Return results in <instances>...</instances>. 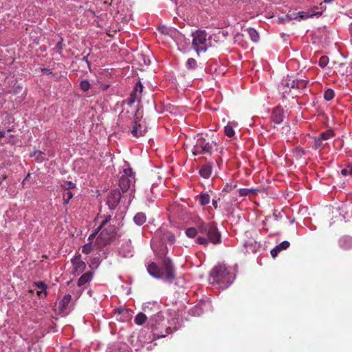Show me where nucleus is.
<instances>
[{"label":"nucleus","instance_id":"obj_1","mask_svg":"<svg viewBox=\"0 0 352 352\" xmlns=\"http://www.w3.org/2000/svg\"><path fill=\"white\" fill-rule=\"evenodd\" d=\"M197 228H188L186 230V234L189 238H194L198 232L201 234H206L207 237L198 236L197 238V243L199 245L208 246L209 243L214 245H218L221 243V234L219 231L217 223L214 221L206 223L201 219H199L197 223Z\"/></svg>","mask_w":352,"mask_h":352},{"label":"nucleus","instance_id":"obj_2","mask_svg":"<svg viewBox=\"0 0 352 352\" xmlns=\"http://www.w3.org/2000/svg\"><path fill=\"white\" fill-rule=\"evenodd\" d=\"M147 271L151 276L155 278H162L169 282L175 279V269L169 258L163 260V266L159 267L155 263H150L147 266Z\"/></svg>","mask_w":352,"mask_h":352},{"label":"nucleus","instance_id":"obj_3","mask_svg":"<svg viewBox=\"0 0 352 352\" xmlns=\"http://www.w3.org/2000/svg\"><path fill=\"white\" fill-rule=\"evenodd\" d=\"M234 280V276L228 268L223 265L215 267L210 274L212 283L221 285V287H227Z\"/></svg>","mask_w":352,"mask_h":352},{"label":"nucleus","instance_id":"obj_4","mask_svg":"<svg viewBox=\"0 0 352 352\" xmlns=\"http://www.w3.org/2000/svg\"><path fill=\"white\" fill-rule=\"evenodd\" d=\"M217 146V144L215 140L206 138L203 136H199L197 139L195 144L193 146L192 154L194 155H211L213 153L214 148H215Z\"/></svg>","mask_w":352,"mask_h":352},{"label":"nucleus","instance_id":"obj_5","mask_svg":"<svg viewBox=\"0 0 352 352\" xmlns=\"http://www.w3.org/2000/svg\"><path fill=\"white\" fill-rule=\"evenodd\" d=\"M207 35L205 30H197L192 34V46L198 54L205 52L210 45Z\"/></svg>","mask_w":352,"mask_h":352},{"label":"nucleus","instance_id":"obj_6","mask_svg":"<svg viewBox=\"0 0 352 352\" xmlns=\"http://www.w3.org/2000/svg\"><path fill=\"white\" fill-rule=\"evenodd\" d=\"M116 227L114 225L104 226L100 234L96 239V244L98 248H102L110 244L116 236Z\"/></svg>","mask_w":352,"mask_h":352},{"label":"nucleus","instance_id":"obj_7","mask_svg":"<svg viewBox=\"0 0 352 352\" xmlns=\"http://www.w3.org/2000/svg\"><path fill=\"white\" fill-rule=\"evenodd\" d=\"M135 173L132 168H128L124 170V174L120 177L119 186L123 193L129 191L131 193L135 191Z\"/></svg>","mask_w":352,"mask_h":352},{"label":"nucleus","instance_id":"obj_8","mask_svg":"<svg viewBox=\"0 0 352 352\" xmlns=\"http://www.w3.org/2000/svg\"><path fill=\"white\" fill-rule=\"evenodd\" d=\"M121 193L118 190H113L107 197V204L111 209H113L120 202Z\"/></svg>","mask_w":352,"mask_h":352},{"label":"nucleus","instance_id":"obj_9","mask_svg":"<svg viewBox=\"0 0 352 352\" xmlns=\"http://www.w3.org/2000/svg\"><path fill=\"white\" fill-rule=\"evenodd\" d=\"M136 114H135L133 117V120L131 121L132 128L131 129V133L132 135L135 138H139L142 136L144 133V130L142 129V126L139 123L140 120L137 117H135Z\"/></svg>","mask_w":352,"mask_h":352},{"label":"nucleus","instance_id":"obj_10","mask_svg":"<svg viewBox=\"0 0 352 352\" xmlns=\"http://www.w3.org/2000/svg\"><path fill=\"white\" fill-rule=\"evenodd\" d=\"M72 263L74 266L73 273L74 274H80L86 268V264L84 261L80 260V254L72 259Z\"/></svg>","mask_w":352,"mask_h":352},{"label":"nucleus","instance_id":"obj_11","mask_svg":"<svg viewBox=\"0 0 352 352\" xmlns=\"http://www.w3.org/2000/svg\"><path fill=\"white\" fill-rule=\"evenodd\" d=\"M322 12H315L314 11L299 12L297 13H293L291 15H288V16L289 17L290 20L298 19H299V20H305L309 17H312L314 16H317V15L320 16L322 14Z\"/></svg>","mask_w":352,"mask_h":352},{"label":"nucleus","instance_id":"obj_12","mask_svg":"<svg viewBox=\"0 0 352 352\" xmlns=\"http://www.w3.org/2000/svg\"><path fill=\"white\" fill-rule=\"evenodd\" d=\"M143 90V85L140 82H138L134 88V90L131 94L130 97L127 100V103L129 105H131L133 104L136 99H139L141 98V94Z\"/></svg>","mask_w":352,"mask_h":352},{"label":"nucleus","instance_id":"obj_13","mask_svg":"<svg viewBox=\"0 0 352 352\" xmlns=\"http://www.w3.org/2000/svg\"><path fill=\"white\" fill-rule=\"evenodd\" d=\"M284 118V111L282 107L278 106L273 109L271 115V120L273 122L280 124L283 121Z\"/></svg>","mask_w":352,"mask_h":352},{"label":"nucleus","instance_id":"obj_14","mask_svg":"<svg viewBox=\"0 0 352 352\" xmlns=\"http://www.w3.org/2000/svg\"><path fill=\"white\" fill-rule=\"evenodd\" d=\"M71 300L72 296L70 294H66L63 296V298L59 301L58 305H56L60 313L64 314L67 310V309L69 308V305L71 302Z\"/></svg>","mask_w":352,"mask_h":352},{"label":"nucleus","instance_id":"obj_15","mask_svg":"<svg viewBox=\"0 0 352 352\" xmlns=\"http://www.w3.org/2000/svg\"><path fill=\"white\" fill-rule=\"evenodd\" d=\"M211 173L212 165L210 164H204L199 170L200 175L205 179H208L210 177Z\"/></svg>","mask_w":352,"mask_h":352},{"label":"nucleus","instance_id":"obj_16","mask_svg":"<svg viewBox=\"0 0 352 352\" xmlns=\"http://www.w3.org/2000/svg\"><path fill=\"white\" fill-rule=\"evenodd\" d=\"M93 276V272H87L83 274L78 280V286L82 287L85 285L86 283H89Z\"/></svg>","mask_w":352,"mask_h":352},{"label":"nucleus","instance_id":"obj_17","mask_svg":"<svg viewBox=\"0 0 352 352\" xmlns=\"http://www.w3.org/2000/svg\"><path fill=\"white\" fill-rule=\"evenodd\" d=\"M272 220H274V221L276 222H278V216L276 214H273L272 217H267L265 218V220L263 222V224H264V227L263 228V230L265 231V232H268L270 229L272 228V226L269 225V223H270V221Z\"/></svg>","mask_w":352,"mask_h":352},{"label":"nucleus","instance_id":"obj_18","mask_svg":"<svg viewBox=\"0 0 352 352\" xmlns=\"http://www.w3.org/2000/svg\"><path fill=\"white\" fill-rule=\"evenodd\" d=\"M162 239L164 242H168L170 244H173L176 240L175 234L170 231H164Z\"/></svg>","mask_w":352,"mask_h":352},{"label":"nucleus","instance_id":"obj_19","mask_svg":"<svg viewBox=\"0 0 352 352\" xmlns=\"http://www.w3.org/2000/svg\"><path fill=\"white\" fill-rule=\"evenodd\" d=\"M146 217L145 214L143 212L137 213L133 218L134 222L138 226H141L143 223H144L146 222Z\"/></svg>","mask_w":352,"mask_h":352},{"label":"nucleus","instance_id":"obj_20","mask_svg":"<svg viewBox=\"0 0 352 352\" xmlns=\"http://www.w3.org/2000/svg\"><path fill=\"white\" fill-rule=\"evenodd\" d=\"M201 206H206L210 203V197L208 193H201L197 196Z\"/></svg>","mask_w":352,"mask_h":352},{"label":"nucleus","instance_id":"obj_21","mask_svg":"<svg viewBox=\"0 0 352 352\" xmlns=\"http://www.w3.org/2000/svg\"><path fill=\"white\" fill-rule=\"evenodd\" d=\"M247 32L252 41L257 42L259 40V35L256 30L250 28L247 29Z\"/></svg>","mask_w":352,"mask_h":352},{"label":"nucleus","instance_id":"obj_22","mask_svg":"<svg viewBox=\"0 0 352 352\" xmlns=\"http://www.w3.org/2000/svg\"><path fill=\"white\" fill-rule=\"evenodd\" d=\"M147 319L146 316L143 313H139L135 318V322L136 324L142 325L143 324Z\"/></svg>","mask_w":352,"mask_h":352},{"label":"nucleus","instance_id":"obj_23","mask_svg":"<svg viewBox=\"0 0 352 352\" xmlns=\"http://www.w3.org/2000/svg\"><path fill=\"white\" fill-rule=\"evenodd\" d=\"M334 135H335V133L333 132V131H332L331 129H328V130L325 131L324 132L320 133L319 137L323 140H329V139L334 137Z\"/></svg>","mask_w":352,"mask_h":352},{"label":"nucleus","instance_id":"obj_24","mask_svg":"<svg viewBox=\"0 0 352 352\" xmlns=\"http://www.w3.org/2000/svg\"><path fill=\"white\" fill-rule=\"evenodd\" d=\"M224 132H225V134L229 137V138H232L234 135V131L233 129V126L231 124L230 122H229L224 128Z\"/></svg>","mask_w":352,"mask_h":352},{"label":"nucleus","instance_id":"obj_25","mask_svg":"<svg viewBox=\"0 0 352 352\" xmlns=\"http://www.w3.org/2000/svg\"><path fill=\"white\" fill-rule=\"evenodd\" d=\"M308 82L305 80H295V88L297 89H303L307 87Z\"/></svg>","mask_w":352,"mask_h":352},{"label":"nucleus","instance_id":"obj_26","mask_svg":"<svg viewBox=\"0 0 352 352\" xmlns=\"http://www.w3.org/2000/svg\"><path fill=\"white\" fill-rule=\"evenodd\" d=\"M323 140H322L319 136L316 137L314 140L312 148L314 149H318L320 148H322L324 146Z\"/></svg>","mask_w":352,"mask_h":352},{"label":"nucleus","instance_id":"obj_27","mask_svg":"<svg viewBox=\"0 0 352 352\" xmlns=\"http://www.w3.org/2000/svg\"><path fill=\"white\" fill-rule=\"evenodd\" d=\"M73 197V193L70 190L63 192V204L67 205L69 200Z\"/></svg>","mask_w":352,"mask_h":352},{"label":"nucleus","instance_id":"obj_28","mask_svg":"<svg viewBox=\"0 0 352 352\" xmlns=\"http://www.w3.org/2000/svg\"><path fill=\"white\" fill-rule=\"evenodd\" d=\"M335 96V94L333 89H328L324 91V98L327 101L331 100Z\"/></svg>","mask_w":352,"mask_h":352},{"label":"nucleus","instance_id":"obj_29","mask_svg":"<svg viewBox=\"0 0 352 352\" xmlns=\"http://www.w3.org/2000/svg\"><path fill=\"white\" fill-rule=\"evenodd\" d=\"M93 251V245H92V242H89L86 244H85L82 247V253L85 254H90L91 252Z\"/></svg>","mask_w":352,"mask_h":352},{"label":"nucleus","instance_id":"obj_30","mask_svg":"<svg viewBox=\"0 0 352 352\" xmlns=\"http://www.w3.org/2000/svg\"><path fill=\"white\" fill-rule=\"evenodd\" d=\"M35 285L36 288L38 289L39 290H43V298H45L47 296V285L43 282L41 281L35 283Z\"/></svg>","mask_w":352,"mask_h":352},{"label":"nucleus","instance_id":"obj_31","mask_svg":"<svg viewBox=\"0 0 352 352\" xmlns=\"http://www.w3.org/2000/svg\"><path fill=\"white\" fill-rule=\"evenodd\" d=\"M61 188L64 190V191L70 190L71 189H73L75 188V184L72 183V182H64L61 184Z\"/></svg>","mask_w":352,"mask_h":352},{"label":"nucleus","instance_id":"obj_32","mask_svg":"<svg viewBox=\"0 0 352 352\" xmlns=\"http://www.w3.org/2000/svg\"><path fill=\"white\" fill-rule=\"evenodd\" d=\"M186 66V67L188 69H195L196 67H197V61H196V60L195 58H188L187 60Z\"/></svg>","mask_w":352,"mask_h":352},{"label":"nucleus","instance_id":"obj_33","mask_svg":"<svg viewBox=\"0 0 352 352\" xmlns=\"http://www.w3.org/2000/svg\"><path fill=\"white\" fill-rule=\"evenodd\" d=\"M341 174L343 176L352 175V164H347L346 167L341 170Z\"/></svg>","mask_w":352,"mask_h":352},{"label":"nucleus","instance_id":"obj_34","mask_svg":"<svg viewBox=\"0 0 352 352\" xmlns=\"http://www.w3.org/2000/svg\"><path fill=\"white\" fill-rule=\"evenodd\" d=\"M329 63V58L327 56H322L320 58L318 65L320 67L323 68Z\"/></svg>","mask_w":352,"mask_h":352},{"label":"nucleus","instance_id":"obj_35","mask_svg":"<svg viewBox=\"0 0 352 352\" xmlns=\"http://www.w3.org/2000/svg\"><path fill=\"white\" fill-rule=\"evenodd\" d=\"M289 242H288L287 241H284L281 242L279 245H276V247L280 252L282 250H287L289 247Z\"/></svg>","mask_w":352,"mask_h":352},{"label":"nucleus","instance_id":"obj_36","mask_svg":"<svg viewBox=\"0 0 352 352\" xmlns=\"http://www.w3.org/2000/svg\"><path fill=\"white\" fill-rule=\"evenodd\" d=\"M80 87L83 91H87L90 88V84L89 81L84 80L80 82Z\"/></svg>","mask_w":352,"mask_h":352},{"label":"nucleus","instance_id":"obj_37","mask_svg":"<svg viewBox=\"0 0 352 352\" xmlns=\"http://www.w3.org/2000/svg\"><path fill=\"white\" fill-rule=\"evenodd\" d=\"M101 230V226H98L96 230L89 235V238H88V241L89 242H92L93 243V240L95 239V237L96 236V235L98 234V232Z\"/></svg>","mask_w":352,"mask_h":352},{"label":"nucleus","instance_id":"obj_38","mask_svg":"<svg viewBox=\"0 0 352 352\" xmlns=\"http://www.w3.org/2000/svg\"><path fill=\"white\" fill-rule=\"evenodd\" d=\"M295 80L289 79L287 82L285 83V86L287 87L295 88Z\"/></svg>","mask_w":352,"mask_h":352},{"label":"nucleus","instance_id":"obj_39","mask_svg":"<svg viewBox=\"0 0 352 352\" xmlns=\"http://www.w3.org/2000/svg\"><path fill=\"white\" fill-rule=\"evenodd\" d=\"M250 190L247 188H241L239 190V193L241 196H247L250 193Z\"/></svg>","mask_w":352,"mask_h":352},{"label":"nucleus","instance_id":"obj_40","mask_svg":"<svg viewBox=\"0 0 352 352\" xmlns=\"http://www.w3.org/2000/svg\"><path fill=\"white\" fill-rule=\"evenodd\" d=\"M111 220V215L106 216L104 220H103L99 226H101V229L106 226V224Z\"/></svg>","mask_w":352,"mask_h":352},{"label":"nucleus","instance_id":"obj_41","mask_svg":"<svg viewBox=\"0 0 352 352\" xmlns=\"http://www.w3.org/2000/svg\"><path fill=\"white\" fill-rule=\"evenodd\" d=\"M279 252L280 251L278 250V249H277V248L275 247L274 249L271 250V255L273 258H275L276 256H277Z\"/></svg>","mask_w":352,"mask_h":352},{"label":"nucleus","instance_id":"obj_42","mask_svg":"<svg viewBox=\"0 0 352 352\" xmlns=\"http://www.w3.org/2000/svg\"><path fill=\"white\" fill-rule=\"evenodd\" d=\"M63 39L60 38V40L56 43V47L60 51L63 49Z\"/></svg>","mask_w":352,"mask_h":352},{"label":"nucleus","instance_id":"obj_43","mask_svg":"<svg viewBox=\"0 0 352 352\" xmlns=\"http://www.w3.org/2000/svg\"><path fill=\"white\" fill-rule=\"evenodd\" d=\"M37 295L39 297L43 298V290H38V291H37Z\"/></svg>","mask_w":352,"mask_h":352},{"label":"nucleus","instance_id":"obj_44","mask_svg":"<svg viewBox=\"0 0 352 352\" xmlns=\"http://www.w3.org/2000/svg\"><path fill=\"white\" fill-rule=\"evenodd\" d=\"M124 309L123 308H120L116 310V312H118L119 314H122Z\"/></svg>","mask_w":352,"mask_h":352},{"label":"nucleus","instance_id":"obj_45","mask_svg":"<svg viewBox=\"0 0 352 352\" xmlns=\"http://www.w3.org/2000/svg\"><path fill=\"white\" fill-rule=\"evenodd\" d=\"M89 54H88V55H87V56H84V57H83V58H82V60H85V62L89 65V60H88V56H89Z\"/></svg>","mask_w":352,"mask_h":352},{"label":"nucleus","instance_id":"obj_46","mask_svg":"<svg viewBox=\"0 0 352 352\" xmlns=\"http://www.w3.org/2000/svg\"><path fill=\"white\" fill-rule=\"evenodd\" d=\"M212 205L215 208H217L218 207L217 201L212 200Z\"/></svg>","mask_w":352,"mask_h":352},{"label":"nucleus","instance_id":"obj_47","mask_svg":"<svg viewBox=\"0 0 352 352\" xmlns=\"http://www.w3.org/2000/svg\"><path fill=\"white\" fill-rule=\"evenodd\" d=\"M5 136V132L0 130V139Z\"/></svg>","mask_w":352,"mask_h":352},{"label":"nucleus","instance_id":"obj_48","mask_svg":"<svg viewBox=\"0 0 352 352\" xmlns=\"http://www.w3.org/2000/svg\"><path fill=\"white\" fill-rule=\"evenodd\" d=\"M123 120V114H120L119 117V121L121 122Z\"/></svg>","mask_w":352,"mask_h":352},{"label":"nucleus","instance_id":"obj_49","mask_svg":"<svg viewBox=\"0 0 352 352\" xmlns=\"http://www.w3.org/2000/svg\"><path fill=\"white\" fill-rule=\"evenodd\" d=\"M333 0H324V3H331Z\"/></svg>","mask_w":352,"mask_h":352},{"label":"nucleus","instance_id":"obj_50","mask_svg":"<svg viewBox=\"0 0 352 352\" xmlns=\"http://www.w3.org/2000/svg\"><path fill=\"white\" fill-rule=\"evenodd\" d=\"M6 178H7L6 175H3L1 176V179H6Z\"/></svg>","mask_w":352,"mask_h":352},{"label":"nucleus","instance_id":"obj_51","mask_svg":"<svg viewBox=\"0 0 352 352\" xmlns=\"http://www.w3.org/2000/svg\"><path fill=\"white\" fill-rule=\"evenodd\" d=\"M42 71H43V72H47L49 71V69H45H45H42Z\"/></svg>","mask_w":352,"mask_h":352},{"label":"nucleus","instance_id":"obj_52","mask_svg":"<svg viewBox=\"0 0 352 352\" xmlns=\"http://www.w3.org/2000/svg\"><path fill=\"white\" fill-rule=\"evenodd\" d=\"M278 232H274V233L272 234L271 235H274V234H278Z\"/></svg>","mask_w":352,"mask_h":352}]
</instances>
